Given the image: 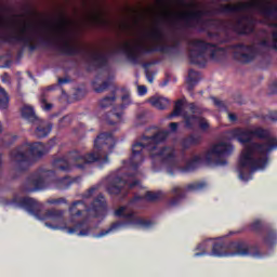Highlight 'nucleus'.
<instances>
[{
    "label": "nucleus",
    "instance_id": "f257e3e1",
    "mask_svg": "<svg viewBox=\"0 0 277 277\" xmlns=\"http://www.w3.org/2000/svg\"><path fill=\"white\" fill-rule=\"evenodd\" d=\"M258 138L266 141L265 144L250 142ZM243 182H250L253 179V173L267 168L268 153L277 148V138L271 136V131L261 127H255L251 130H243Z\"/></svg>",
    "mask_w": 277,
    "mask_h": 277
},
{
    "label": "nucleus",
    "instance_id": "f03ea898",
    "mask_svg": "<svg viewBox=\"0 0 277 277\" xmlns=\"http://www.w3.org/2000/svg\"><path fill=\"white\" fill-rule=\"evenodd\" d=\"M116 140L113 132H104L96 136L94 142L95 151L82 155L78 150L67 151L65 156L52 160V167L60 172H71V164L78 170H85L91 164L98 162L101 164L108 163V155L114 150Z\"/></svg>",
    "mask_w": 277,
    "mask_h": 277
},
{
    "label": "nucleus",
    "instance_id": "7ed1b4c3",
    "mask_svg": "<svg viewBox=\"0 0 277 277\" xmlns=\"http://www.w3.org/2000/svg\"><path fill=\"white\" fill-rule=\"evenodd\" d=\"M194 49H189L187 57L190 65H195L201 69L207 66V53L212 62H221L226 55H230L232 60L243 63V43H233L225 48H220L217 43L207 42L203 39H194L189 42Z\"/></svg>",
    "mask_w": 277,
    "mask_h": 277
},
{
    "label": "nucleus",
    "instance_id": "20e7f679",
    "mask_svg": "<svg viewBox=\"0 0 277 277\" xmlns=\"http://www.w3.org/2000/svg\"><path fill=\"white\" fill-rule=\"evenodd\" d=\"M214 13L232 17V19H210L209 22H212V25L222 27L226 37L221 39L219 32L207 31V38L216 41L217 44H223L230 41L229 31L238 36L243 35V2H239L238 4H221L214 9Z\"/></svg>",
    "mask_w": 277,
    "mask_h": 277
},
{
    "label": "nucleus",
    "instance_id": "39448f33",
    "mask_svg": "<svg viewBox=\"0 0 277 277\" xmlns=\"http://www.w3.org/2000/svg\"><path fill=\"white\" fill-rule=\"evenodd\" d=\"M155 52L167 55H176L180 53V41H175L173 44L158 43L155 47H149L145 43H137L131 47L130 43H124L120 49L114 51V54L122 53L131 65H140L142 64L143 55H150Z\"/></svg>",
    "mask_w": 277,
    "mask_h": 277
},
{
    "label": "nucleus",
    "instance_id": "423d86ee",
    "mask_svg": "<svg viewBox=\"0 0 277 277\" xmlns=\"http://www.w3.org/2000/svg\"><path fill=\"white\" fill-rule=\"evenodd\" d=\"M51 148L41 142L25 143L19 145L10 151V159L15 166V171L22 173L29 170V167L35 161L42 158V156L49 154Z\"/></svg>",
    "mask_w": 277,
    "mask_h": 277
},
{
    "label": "nucleus",
    "instance_id": "0eeeda50",
    "mask_svg": "<svg viewBox=\"0 0 277 277\" xmlns=\"http://www.w3.org/2000/svg\"><path fill=\"white\" fill-rule=\"evenodd\" d=\"M170 132L168 130H163L155 133L153 136H143V142H135L131 145V157L130 160H123V164H130L131 170L134 172L137 171L140 166H142L143 161H145V156L147 154H157L160 149H158L159 144L167 141Z\"/></svg>",
    "mask_w": 277,
    "mask_h": 277
},
{
    "label": "nucleus",
    "instance_id": "6e6552de",
    "mask_svg": "<svg viewBox=\"0 0 277 277\" xmlns=\"http://www.w3.org/2000/svg\"><path fill=\"white\" fill-rule=\"evenodd\" d=\"M13 205L27 211V213L31 214L39 221L49 220L51 222H54V224L51 222L44 223V226L49 227L52 230H58L60 224L64 223V210L50 209L47 210L44 214H42V203L31 197H22L19 199L14 198Z\"/></svg>",
    "mask_w": 277,
    "mask_h": 277
},
{
    "label": "nucleus",
    "instance_id": "1a4fd4ad",
    "mask_svg": "<svg viewBox=\"0 0 277 277\" xmlns=\"http://www.w3.org/2000/svg\"><path fill=\"white\" fill-rule=\"evenodd\" d=\"M149 157L153 161H159L160 164L167 167V172L170 176H174L176 172H195L203 162V158H201V156H195L192 160H187L184 167H179L176 161V149L168 146L160 148L157 153H151Z\"/></svg>",
    "mask_w": 277,
    "mask_h": 277
},
{
    "label": "nucleus",
    "instance_id": "9d476101",
    "mask_svg": "<svg viewBox=\"0 0 277 277\" xmlns=\"http://www.w3.org/2000/svg\"><path fill=\"white\" fill-rule=\"evenodd\" d=\"M56 51L66 56L82 55L87 64V72L108 67V56L105 54L93 53L88 55V50H85V48L71 45L68 41H64L62 45H56Z\"/></svg>",
    "mask_w": 277,
    "mask_h": 277
},
{
    "label": "nucleus",
    "instance_id": "9b49d317",
    "mask_svg": "<svg viewBox=\"0 0 277 277\" xmlns=\"http://www.w3.org/2000/svg\"><path fill=\"white\" fill-rule=\"evenodd\" d=\"M126 210H127V207L121 206L120 208L114 211V215H116V217L124 219L126 221L114 222L113 224H110V227H108L107 229H103L101 233L96 234L95 238H103L109 235L110 233H115L128 226H133L138 228H150L154 225L153 221L137 217L135 216L134 212L127 213Z\"/></svg>",
    "mask_w": 277,
    "mask_h": 277
},
{
    "label": "nucleus",
    "instance_id": "f8f14e48",
    "mask_svg": "<svg viewBox=\"0 0 277 277\" xmlns=\"http://www.w3.org/2000/svg\"><path fill=\"white\" fill-rule=\"evenodd\" d=\"M211 15H213V12L209 10H197V11H190V12H184V13H176L174 17L168 19V24L174 28H177V27H182L184 29L199 28V32H205L203 25L207 22L213 24V22L211 21H215V19L205 21L203 17L211 16Z\"/></svg>",
    "mask_w": 277,
    "mask_h": 277
},
{
    "label": "nucleus",
    "instance_id": "ddd939ff",
    "mask_svg": "<svg viewBox=\"0 0 277 277\" xmlns=\"http://www.w3.org/2000/svg\"><path fill=\"white\" fill-rule=\"evenodd\" d=\"M67 211L69 213V222L71 223H75L79 219L83 217V215L87 213H90L95 219L105 216V196H103V194H98L93 202H91V206H88V203H85L83 200L74 201Z\"/></svg>",
    "mask_w": 277,
    "mask_h": 277
},
{
    "label": "nucleus",
    "instance_id": "4468645a",
    "mask_svg": "<svg viewBox=\"0 0 277 277\" xmlns=\"http://www.w3.org/2000/svg\"><path fill=\"white\" fill-rule=\"evenodd\" d=\"M207 242L203 241L199 245H197V248H195L194 258H201L206 255H211L213 258H232V256H241L243 255V242L241 241H230V242H224V241H217L212 243V250L211 253H208L206 250Z\"/></svg>",
    "mask_w": 277,
    "mask_h": 277
},
{
    "label": "nucleus",
    "instance_id": "2eb2a0df",
    "mask_svg": "<svg viewBox=\"0 0 277 277\" xmlns=\"http://www.w3.org/2000/svg\"><path fill=\"white\" fill-rule=\"evenodd\" d=\"M135 177V173L126 171L121 168L118 171H114L106 177V192L113 196H118L122 193V188H133L140 186V180H131Z\"/></svg>",
    "mask_w": 277,
    "mask_h": 277
},
{
    "label": "nucleus",
    "instance_id": "dca6fc26",
    "mask_svg": "<svg viewBox=\"0 0 277 277\" xmlns=\"http://www.w3.org/2000/svg\"><path fill=\"white\" fill-rule=\"evenodd\" d=\"M234 151V146L230 143L221 142L212 145L211 149L205 155V161L212 167H226Z\"/></svg>",
    "mask_w": 277,
    "mask_h": 277
},
{
    "label": "nucleus",
    "instance_id": "f3484780",
    "mask_svg": "<svg viewBox=\"0 0 277 277\" xmlns=\"http://www.w3.org/2000/svg\"><path fill=\"white\" fill-rule=\"evenodd\" d=\"M51 177L42 175V173L35 172L27 176L25 184H23L24 193H37L47 190L51 187Z\"/></svg>",
    "mask_w": 277,
    "mask_h": 277
},
{
    "label": "nucleus",
    "instance_id": "a211bd4d",
    "mask_svg": "<svg viewBox=\"0 0 277 277\" xmlns=\"http://www.w3.org/2000/svg\"><path fill=\"white\" fill-rule=\"evenodd\" d=\"M249 9L259 13V15L265 18H273L277 21V5L273 2H264V1H251L249 3ZM268 27H273L277 29V22L268 24Z\"/></svg>",
    "mask_w": 277,
    "mask_h": 277
},
{
    "label": "nucleus",
    "instance_id": "6ab92c4d",
    "mask_svg": "<svg viewBox=\"0 0 277 277\" xmlns=\"http://www.w3.org/2000/svg\"><path fill=\"white\" fill-rule=\"evenodd\" d=\"M251 230L263 234V243H265L266 247L273 248L277 243V233L274 228H272L268 225H263L261 221H255L251 223Z\"/></svg>",
    "mask_w": 277,
    "mask_h": 277
},
{
    "label": "nucleus",
    "instance_id": "aec40b11",
    "mask_svg": "<svg viewBox=\"0 0 277 277\" xmlns=\"http://www.w3.org/2000/svg\"><path fill=\"white\" fill-rule=\"evenodd\" d=\"M31 42H34V38L27 36H10L4 38V43H23V49L27 48L29 52L34 53L35 51L39 50V44Z\"/></svg>",
    "mask_w": 277,
    "mask_h": 277
},
{
    "label": "nucleus",
    "instance_id": "412c9836",
    "mask_svg": "<svg viewBox=\"0 0 277 277\" xmlns=\"http://www.w3.org/2000/svg\"><path fill=\"white\" fill-rule=\"evenodd\" d=\"M65 229L67 234H76L77 237H88L93 232V227H91L88 220H81L77 222L72 227H65Z\"/></svg>",
    "mask_w": 277,
    "mask_h": 277
},
{
    "label": "nucleus",
    "instance_id": "4be33fe9",
    "mask_svg": "<svg viewBox=\"0 0 277 277\" xmlns=\"http://www.w3.org/2000/svg\"><path fill=\"white\" fill-rule=\"evenodd\" d=\"M89 25L98 27L101 29H106L110 26V22L103 17V13L93 11L91 15H89Z\"/></svg>",
    "mask_w": 277,
    "mask_h": 277
},
{
    "label": "nucleus",
    "instance_id": "5701e85b",
    "mask_svg": "<svg viewBox=\"0 0 277 277\" xmlns=\"http://www.w3.org/2000/svg\"><path fill=\"white\" fill-rule=\"evenodd\" d=\"M121 104L114 107L110 116H114L118 122H122L123 110L131 105L130 94L126 93L121 96Z\"/></svg>",
    "mask_w": 277,
    "mask_h": 277
},
{
    "label": "nucleus",
    "instance_id": "b1692460",
    "mask_svg": "<svg viewBox=\"0 0 277 277\" xmlns=\"http://www.w3.org/2000/svg\"><path fill=\"white\" fill-rule=\"evenodd\" d=\"M203 142V136L201 134H189L187 137L182 140L183 150H187L193 146H199Z\"/></svg>",
    "mask_w": 277,
    "mask_h": 277
},
{
    "label": "nucleus",
    "instance_id": "393cba45",
    "mask_svg": "<svg viewBox=\"0 0 277 277\" xmlns=\"http://www.w3.org/2000/svg\"><path fill=\"white\" fill-rule=\"evenodd\" d=\"M52 124L44 121L40 122L35 129V136L39 140L48 137L51 134Z\"/></svg>",
    "mask_w": 277,
    "mask_h": 277
},
{
    "label": "nucleus",
    "instance_id": "a878e982",
    "mask_svg": "<svg viewBox=\"0 0 277 277\" xmlns=\"http://www.w3.org/2000/svg\"><path fill=\"white\" fill-rule=\"evenodd\" d=\"M172 194L174 197L168 201V207H176L185 198V190L180 186L172 188Z\"/></svg>",
    "mask_w": 277,
    "mask_h": 277
},
{
    "label": "nucleus",
    "instance_id": "bb28decb",
    "mask_svg": "<svg viewBox=\"0 0 277 277\" xmlns=\"http://www.w3.org/2000/svg\"><path fill=\"white\" fill-rule=\"evenodd\" d=\"M22 118L32 124L39 122V117H37V115L35 114L34 107L31 106L22 107Z\"/></svg>",
    "mask_w": 277,
    "mask_h": 277
},
{
    "label": "nucleus",
    "instance_id": "cd10ccee",
    "mask_svg": "<svg viewBox=\"0 0 277 277\" xmlns=\"http://www.w3.org/2000/svg\"><path fill=\"white\" fill-rule=\"evenodd\" d=\"M201 80V74L194 69H189L187 76V91H194L197 83Z\"/></svg>",
    "mask_w": 277,
    "mask_h": 277
},
{
    "label": "nucleus",
    "instance_id": "c85d7f7f",
    "mask_svg": "<svg viewBox=\"0 0 277 277\" xmlns=\"http://www.w3.org/2000/svg\"><path fill=\"white\" fill-rule=\"evenodd\" d=\"M200 121H206V119L196 115H184V127L187 130H194Z\"/></svg>",
    "mask_w": 277,
    "mask_h": 277
},
{
    "label": "nucleus",
    "instance_id": "c756f323",
    "mask_svg": "<svg viewBox=\"0 0 277 277\" xmlns=\"http://www.w3.org/2000/svg\"><path fill=\"white\" fill-rule=\"evenodd\" d=\"M68 26L69 19L66 17V14L64 12L60 13L58 22L55 25L56 30H58L60 34H67Z\"/></svg>",
    "mask_w": 277,
    "mask_h": 277
},
{
    "label": "nucleus",
    "instance_id": "7c9ffc66",
    "mask_svg": "<svg viewBox=\"0 0 277 277\" xmlns=\"http://www.w3.org/2000/svg\"><path fill=\"white\" fill-rule=\"evenodd\" d=\"M150 106L157 108L158 110H164L170 105V101L164 97H150Z\"/></svg>",
    "mask_w": 277,
    "mask_h": 277
},
{
    "label": "nucleus",
    "instance_id": "2f4dec72",
    "mask_svg": "<svg viewBox=\"0 0 277 277\" xmlns=\"http://www.w3.org/2000/svg\"><path fill=\"white\" fill-rule=\"evenodd\" d=\"M259 47L267 50H275L277 51V30L273 31V43L268 42L267 39H263L259 41Z\"/></svg>",
    "mask_w": 277,
    "mask_h": 277
},
{
    "label": "nucleus",
    "instance_id": "473e14b6",
    "mask_svg": "<svg viewBox=\"0 0 277 277\" xmlns=\"http://www.w3.org/2000/svg\"><path fill=\"white\" fill-rule=\"evenodd\" d=\"M243 256H249L253 259H261L262 254L259 251L258 247H249L248 245H243Z\"/></svg>",
    "mask_w": 277,
    "mask_h": 277
},
{
    "label": "nucleus",
    "instance_id": "72a5a7b5",
    "mask_svg": "<svg viewBox=\"0 0 277 277\" xmlns=\"http://www.w3.org/2000/svg\"><path fill=\"white\" fill-rule=\"evenodd\" d=\"M228 137L232 140H237L240 145H243V129L236 128L227 132Z\"/></svg>",
    "mask_w": 277,
    "mask_h": 277
},
{
    "label": "nucleus",
    "instance_id": "f704fd0d",
    "mask_svg": "<svg viewBox=\"0 0 277 277\" xmlns=\"http://www.w3.org/2000/svg\"><path fill=\"white\" fill-rule=\"evenodd\" d=\"M93 84V90L95 91L96 94H101L108 90L110 85H113V81L110 79L103 81V83L98 84L96 83V80L92 82Z\"/></svg>",
    "mask_w": 277,
    "mask_h": 277
},
{
    "label": "nucleus",
    "instance_id": "c9c22d12",
    "mask_svg": "<svg viewBox=\"0 0 277 277\" xmlns=\"http://www.w3.org/2000/svg\"><path fill=\"white\" fill-rule=\"evenodd\" d=\"M114 102H116V91H113V95L104 96V98L98 101V106L102 109H106V108L113 106Z\"/></svg>",
    "mask_w": 277,
    "mask_h": 277
},
{
    "label": "nucleus",
    "instance_id": "e433bc0d",
    "mask_svg": "<svg viewBox=\"0 0 277 277\" xmlns=\"http://www.w3.org/2000/svg\"><path fill=\"white\" fill-rule=\"evenodd\" d=\"M54 184L56 185V188H58V190H66L69 188V186H71V182L69 181L68 176L54 180Z\"/></svg>",
    "mask_w": 277,
    "mask_h": 277
},
{
    "label": "nucleus",
    "instance_id": "4c0bfd02",
    "mask_svg": "<svg viewBox=\"0 0 277 277\" xmlns=\"http://www.w3.org/2000/svg\"><path fill=\"white\" fill-rule=\"evenodd\" d=\"M161 197H162V193L160 190L158 192L147 190L143 199L147 202H156V201H159Z\"/></svg>",
    "mask_w": 277,
    "mask_h": 277
},
{
    "label": "nucleus",
    "instance_id": "58836bf2",
    "mask_svg": "<svg viewBox=\"0 0 277 277\" xmlns=\"http://www.w3.org/2000/svg\"><path fill=\"white\" fill-rule=\"evenodd\" d=\"M184 109V100H177L174 103V110H172V114H170V117H179L182 115V111Z\"/></svg>",
    "mask_w": 277,
    "mask_h": 277
},
{
    "label": "nucleus",
    "instance_id": "ea45409f",
    "mask_svg": "<svg viewBox=\"0 0 277 277\" xmlns=\"http://www.w3.org/2000/svg\"><path fill=\"white\" fill-rule=\"evenodd\" d=\"M236 172H238L239 181H243V149L239 151L238 167L236 169Z\"/></svg>",
    "mask_w": 277,
    "mask_h": 277
},
{
    "label": "nucleus",
    "instance_id": "a19ab883",
    "mask_svg": "<svg viewBox=\"0 0 277 277\" xmlns=\"http://www.w3.org/2000/svg\"><path fill=\"white\" fill-rule=\"evenodd\" d=\"M149 38L157 42H162L164 40V32L160 28H155V30L150 31Z\"/></svg>",
    "mask_w": 277,
    "mask_h": 277
},
{
    "label": "nucleus",
    "instance_id": "79ce46f5",
    "mask_svg": "<svg viewBox=\"0 0 277 277\" xmlns=\"http://www.w3.org/2000/svg\"><path fill=\"white\" fill-rule=\"evenodd\" d=\"M206 186H207V184L205 182L192 183V184H187V186H185V190L199 192V190H202Z\"/></svg>",
    "mask_w": 277,
    "mask_h": 277
},
{
    "label": "nucleus",
    "instance_id": "37998d69",
    "mask_svg": "<svg viewBox=\"0 0 277 277\" xmlns=\"http://www.w3.org/2000/svg\"><path fill=\"white\" fill-rule=\"evenodd\" d=\"M41 107H42V110L44 111H51L52 109V104L47 102V97L44 96L43 93L41 95Z\"/></svg>",
    "mask_w": 277,
    "mask_h": 277
},
{
    "label": "nucleus",
    "instance_id": "c03bdc74",
    "mask_svg": "<svg viewBox=\"0 0 277 277\" xmlns=\"http://www.w3.org/2000/svg\"><path fill=\"white\" fill-rule=\"evenodd\" d=\"M211 100L213 105L216 106V108L221 109L222 111H226V104H224V102L216 97H211Z\"/></svg>",
    "mask_w": 277,
    "mask_h": 277
},
{
    "label": "nucleus",
    "instance_id": "a18cd8bd",
    "mask_svg": "<svg viewBox=\"0 0 277 277\" xmlns=\"http://www.w3.org/2000/svg\"><path fill=\"white\" fill-rule=\"evenodd\" d=\"M10 98L8 96H0V109L5 110L8 109Z\"/></svg>",
    "mask_w": 277,
    "mask_h": 277
},
{
    "label": "nucleus",
    "instance_id": "49530a36",
    "mask_svg": "<svg viewBox=\"0 0 277 277\" xmlns=\"http://www.w3.org/2000/svg\"><path fill=\"white\" fill-rule=\"evenodd\" d=\"M253 60H255V53H253V52L243 53V64H248V63L252 62Z\"/></svg>",
    "mask_w": 277,
    "mask_h": 277
},
{
    "label": "nucleus",
    "instance_id": "de8ad7c7",
    "mask_svg": "<svg viewBox=\"0 0 277 277\" xmlns=\"http://www.w3.org/2000/svg\"><path fill=\"white\" fill-rule=\"evenodd\" d=\"M23 11L25 12V15L27 16H36L37 12L34 11V9H31V6L27 5L23 9Z\"/></svg>",
    "mask_w": 277,
    "mask_h": 277
},
{
    "label": "nucleus",
    "instance_id": "09e8293b",
    "mask_svg": "<svg viewBox=\"0 0 277 277\" xmlns=\"http://www.w3.org/2000/svg\"><path fill=\"white\" fill-rule=\"evenodd\" d=\"M268 95H275L277 92V82H273L271 84H268Z\"/></svg>",
    "mask_w": 277,
    "mask_h": 277
},
{
    "label": "nucleus",
    "instance_id": "8fccbe9b",
    "mask_svg": "<svg viewBox=\"0 0 277 277\" xmlns=\"http://www.w3.org/2000/svg\"><path fill=\"white\" fill-rule=\"evenodd\" d=\"M197 126H199V129H201V131H207L210 128V124L209 122H207V120H200Z\"/></svg>",
    "mask_w": 277,
    "mask_h": 277
},
{
    "label": "nucleus",
    "instance_id": "3c124183",
    "mask_svg": "<svg viewBox=\"0 0 277 277\" xmlns=\"http://www.w3.org/2000/svg\"><path fill=\"white\" fill-rule=\"evenodd\" d=\"M66 202H67L66 198L50 199L49 200V203L53 205V206L61 205V203H66Z\"/></svg>",
    "mask_w": 277,
    "mask_h": 277
},
{
    "label": "nucleus",
    "instance_id": "603ef678",
    "mask_svg": "<svg viewBox=\"0 0 277 277\" xmlns=\"http://www.w3.org/2000/svg\"><path fill=\"white\" fill-rule=\"evenodd\" d=\"M40 43L42 47H47V48H50L54 44V42L51 39H44V38L40 40Z\"/></svg>",
    "mask_w": 277,
    "mask_h": 277
},
{
    "label": "nucleus",
    "instance_id": "864d4df0",
    "mask_svg": "<svg viewBox=\"0 0 277 277\" xmlns=\"http://www.w3.org/2000/svg\"><path fill=\"white\" fill-rule=\"evenodd\" d=\"M267 120H271L273 122H277V113L276 111H268Z\"/></svg>",
    "mask_w": 277,
    "mask_h": 277
},
{
    "label": "nucleus",
    "instance_id": "5fc2aeb1",
    "mask_svg": "<svg viewBox=\"0 0 277 277\" xmlns=\"http://www.w3.org/2000/svg\"><path fill=\"white\" fill-rule=\"evenodd\" d=\"M137 93L140 94V96H145L147 94V87L145 85L137 87Z\"/></svg>",
    "mask_w": 277,
    "mask_h": 277
},
{
    "label": "nucleus",
    "instance_id": "6e6d98bb",
    "mask_svg": "<svg viewBox=\"0 0 277 277\" xmlns=\"http://www.w3.org/2000/svg\"><path fill=\"white\" fill-rule=\"evenodd\" d=\"M96 188L95 187H91L89 189H87L85 195H83V198H91L93 196V194L95 193Z\"/></svg>",
    "mask_w": 277,
    "mask_h": 277
},
{
    "label": "nucleus",
    "instance_id": "4d7b16f0",
    "mask_svg": "<svg viewBox=\"0 0 277 277\" xmlns=\"http://www.w3.org/2000/svg\"><path fill=\"white\" fill-rule=\"evenodd\" d=\"M12 12V9L5 5H0V14H8Z\"/></svg>",
    "mask_w": 277,
    "mask_h": 277
},
{
    "label": "nucleus",
    "instance_id": "13d9d810",
    "mask_svg": "<svg viewBox=\"0 0 277 277\" xmlns=\"http://www.w3.org/2000/svg\"><path fill=\"white\" fill-rule=\"evenodd\" d=\"M145 77L147 78V81H149V83H153L154 76H153V72L150 70L145 71Z\"/></svg>",
    "mask_w": 277,
    "mask_h": 277
},
{
    "label": "nucleus",
    "instance_id": "bf43d9fd",
    "mask_svg": "<svg viewBox=\"0 0 277 277\" xmlns=\"http://www.w3.org/2000/svg\"><path fill=\"white\" fill-rule=\"evenodd\" d=\"M155 65V62H145L143 63L142 67L145 69V71H149V67Z\"/></svg>",
    "mask_w": 277,
    "mask_h": 277
},
{
    "label": "nucleus",
    "instance_id": "052dcab7",
    "mask_svg": "<svg viewBox=\"0 0 277 277\" xmlns=\"http://www.w3.org/2000/svg\"><path fill=\"white\" fill-rule=\"evenodd\" d=\"M69 82H71L69 78H58V85L68 84Z\"/></svg>",
    "mask_w": 277,
    "mask_h": 277
},
{
    "label": "nucleus",
    "instance_id": "680f3d73",
    "mask_svg": "<svg viewBox=\"0 0 277 277\" xmlns=\"http://www.w3.org/2000/svg\"><path fill=\"white\" fill-rule=\"evenodd\" d=\"M170 132L174 133L177 131V123L176 122H170L169 124Z\"/></svg>",
    "mask_w": 277,
    "mask_h": 277
},
{
    "label": "nucleus",
    "instance_id": "e2e57ef3",
    "mask_svg": "<svg viewBox=\"0 0 277 277\" xmlns=\"http://www.w3.org/2000/svg\"><path fill=\"white\" fill-rule=\"evenodd\" d=\"M255 118H258L259 120L265 121V120H267V115H265V114H258V115H255Z\"/></svg>",
    "mask_w": 277,
    "mask_h": 277
},
{
    "label": "nucleus",
    "instance_id": "0e129e2a",
    "mask_svg": "<svg viewBox=\"0 0 277 277\" xmlns=\"http://www.w3.org/2000/svg\"><path fill=\"white\" fill-rule=\"evenodd\" d=\"M8 37H23L22 35H5V36H2L0 35V41L4 42V39L8 38Z\"/></svg>",
    "mask_w": 277,
    "mask_h": 277
},
{
    "label": "nucleus",
    "instance_id": "69168bd1",
    "mask_svg": "<svg viewBox=\"0 0 277 277\" xmlns=\"http://www.w3.org/2000/svg\"><path fill=\"white\" fill-rule=\"evenodd\" d=\"M228 119L229 122H236V120H238V117H236L235 114H228Z\"/></svg>",
    "mask_w": 277,
    "mask_h": 277
},
{
    "label": "nucleus",
    "instance_id": "338daca9",
    "mask_svg": "<svg viewBox=\"0 0 277 277\" xmlns=\"http://www.w3.org/2000/svg\"><path fill=\"white\" fill-rule=\"evenodd\" d=\"M196 109H197L196 104L194 103L189 104V110L192 111V114H196L197 113Z\"/></svg>",
    "mask_w": 277,
    "mask_h": 277
},
{
    "label": "nucleus",
    "instance_id": "774afa93",
    "mask_svg": "<svg viewBox=\"0 0 277 277\" xmlns=\"http://www.w3.org/2000/svg\"><path fill=\"white\" fill-rule=\"evenodd\" d=\"M30 27H31V24L25 25V27L22 28L21 34L24 35L25 34V29H29Z\"/></svg>",
    "mask_w": 277,
    "mask_h": 277
}]
</instances>
